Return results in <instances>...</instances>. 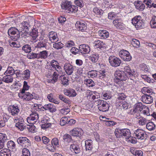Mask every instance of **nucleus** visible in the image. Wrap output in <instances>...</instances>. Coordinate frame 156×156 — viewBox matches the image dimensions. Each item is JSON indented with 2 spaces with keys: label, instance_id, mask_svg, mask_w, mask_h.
I'll return each mask as SVG.
<instances>
[{
  "label": "nucleus",
  "instance_id": "f257e3e1",
  "mask_svg": "<svg viewBox=\"0 0 156 156\" xmlns=\"http://www.w3.org/2000/svg\"><path fill=\"white\" fill-rule=\"evenodd\" d=\"M61 6L62 9L67 10L69 12H76L78 10V7L75 5H72L71 2L65 1L61 4Z\"/></svg>",
  "mask_w": 156,
  "mask_h": 156
},
{
  "label": "nucleus",
  "instance_id": "f03ea898",
  "mask_svg": "<svg viewBox=\"0 0 156 156\" xmlns=\"http://www.w3.org/2000/svg\"><path fill=\"white\" fill-rule=\"evenodd\" d=\"M22 32V29H17L15 27H12L9 28L8 32V34L10 36L12 40L17 41L20 37V32Z\"/></svg>",
  "mask_w": 156,
  "mask_h": 156
},
{
  "label": "nucleus",
  "instance_id": "7ed1b4c3",
  "mask_svg": "<svg viewBox=\"0 0 156 156\" xmlns=\"http://www.w3.org/2000/svg\"><path fill=\"white\" fill-rule=\"evenodd\" d=\"M114 75L115 82L118 83L120 81H123L127 79V76L126 73L123 71L119 70H117L115 73Z\"/></svg>",
  "mask_w": 156,
  "mask_h": 156
},
{
  "label": "nucleus",
  "instance_id": "20e7f679",
  "mask_svg": "<svg viewBox=\"0 0 156 156\" xmlns=\"http://www.w3.org/2000/svg\"><path fill=\"white\" fill-rule=\"evenodd\" d=\"M47 69L54 71H56L58 73H60L61 72V68L59 66V64L56 61L53 60L50 62V65H47L46 66Z\"/></svg>",
  "mask_w": 156,
  "mask_h": 156
},
{
  "label": "nucleus",
  "instance_id": "39448f33",
  "mask_svg": "<svg viewBox=\"0 0 156 156\" xmlns=\"http://www.w3.org/2000/svg\"><path fill=\"white\" fill-rule=\"evenodd\" d=\"M108 60L111 66L114 67L119 66L122 62L121 60L119 58L113 55L110 56Z\"/></svg>",
  "mask_w": 156,
  "mask_h": 156
},
{
  "label": "nucleus",
  "instance_id": "423d86ee",
  "mask_svg": "<svg viewBox=\"0 0 156 156\" xmlns=\"http://www.w3.org/2000/svg\"><path fill=\"white\" fill-rule=\"evenodd\" d=\"M98 107L100 111L103 112L108 111L109 109L108 103L103 100H100L97 103Z\"/></svg>",
  "mask_w": 156,
  "mask_h": 156
},
{
  "label": "nucleus",
  "instance_id": "0eeeda50",
  "mask_svg": "<svg viewBox=\"0 0 156 156\" xmlns=\"http://www.w3.org/2000/svg\"><path fill=\"white\" fill-rule=\"evenodd\" d=\"M132 23L136 28H140L144 25V22L140 16L135 17L132 20Z\"/></svg>",
  "mask_w": 156,
  "mask_h": 156
},
{
  "label": "nucleus",
  "instance_id": "6e6552de",
  "mask_svg": "<svg viewBox=\"0 0 156 156\" xmlns=\"http://www.w3.org/2000/svg\"><path fill=\"white\" fill-rule=\"evenodd\" d=\"M134 136L136 138L140 140L146 139L147 138V135L145 132L143 130L138 129L135 130Z\"/></svg>",
  "mask_w": 156,
  "mask_h": 156
},
{
  "label": "nucleus",
  "instance_id": "1a4fd4ad",
  "mask_svg": "<svg viewBox=\"0 0 156 156\" xmlns=\"http://www.w3.org/2000/svg\"><path fill=\"white\" fill-rule=\"evenodd\" d=\"M18 143L20 145L27 147L30 145V140L26 137H20L17 139Z\"/></svg>",
  "mask_w": 156,
  "mask_h": 156
},
{
  "label": "nucleus",
  "instance_id": "9d476101",
  "mask_svg": "<svg viewBox=\"0 0 156 156\" xmlns=\"http://www.w3.org/2000/svg\"><path fill=\"white\" fill-rule=\"evenodd\" d=\"M119 55L124 61H129L132 58V57L129 52L128 51L124 50L120 51L119 52Z\"/></svg>",
  "mask_w": 156,
  "mask_h": 156
},
{
  "label": "nucleus",
  "instance_id": "9b49d317",
  "mask_svg": "<svg viewBox=\"0 0 156 156\" xmlns=\"http://www.w3.org/2000/svg\"><path fill=\"white\" fill-rule=\"evenodd\" d=\"M38 115L36 112H32L27 118V121L30 124H34L38 119Z\"/></svg>",
  "mask_w": 156,
  "mask_h": 156
},
{
  "label": "nucleus",
  "instance_id": "f8f14e48",
  "mask_svg": "<svg viewBox=\"0 0 156 156\" xmlns=\"http://www.w3.org/2000/svg\"><path fill=\"white\" fill-rule=\"evenodd\" d=\"M70 149L72 152L76 154H79L81 152L80 145L78 142L76 141H74L73 144L70 145Z\"/></svg>",
  "mask_w": 156,
  "mask_h": 156
},
{
  "label": "nucleus",
  "instance_id": "ddd939ff",
  "mask_svg": "<svg viewBox=\"0 0 156 156\" xmlns=\"http://www.w3.org/2000/svg\"><path fill=\"white\" fill-rule=\"evenodd\" d=\"M39 42L38 43L36 47L41 48H46L48 40L47 39L44 38L43 37H41L39 39Z\"/></svg>",
  "mask_w": 156,
  "mask_h": 156
},
{
  "label": "nucleus",
  "instance_id": "4468645a",
  "mask_svg": "<svg viewBox=\"0 0 156 156\" xmlns=\"http://www.w3.org/2000/svg\"><path fill=\"white\" fill-rule=\"evenodd\" d=\"M75 68V67L69 63H66L64 65V70L68 75H70L72 74Z\"/></svg>",
  "mask_w": 156,
  "mask_h": 156
},
{
  "label": "nucleus",
  "instance_id": "2eb2a0df",
  "mask_svg": "<svg viewBox=\"0 0 156 156\" xmlns=\"http://www.w3.org/2000/svg\"><path fill=\"white\" fill-rule=\"evenodd\" d=\"M154 96L148 95L147 94H144L142 96L141 100L144 103L149 104L153 102V97Z\"/></svg>",
  "mask_w": 156,
  "mask_h": 156
},
{
  "label": "nucleus",
  "instance_id": "dca6fc26",
  "mask_svg": "<svg viewBox=\"0 0 156 156\" xmlns=\"http://www.w3.org/2000/svg\"><path fill=\"white\" fill-rule=\"evenodd\" d=\"M70 134L73 136L80 137L83 135V132L81 129L76 128L70 131Z\"/></svg>",
  "mask_w": 156,
  "mask_h": 156
},
{
  "label": "nucleus",
  "instance_id": "f3484780",
  "mask_svg": "<svg viewBox=\"0 0 156 156\" xmlns=\"http://www.w3.org/2000/svg\"><path fill=\"white\" fill-rule=\"evenodd\" d=\"M80 51L82 54L88 53L90 51V48L89 45L82 44L79 46Z\"/></svg>",
  "mask_w": 156,
  "mask_h": 156
},
{
  "label": "nucleus",
  "instance_id": "a211bd4d",
  "mask_svg": "<svg viewBox=\"0 0 156 156\" xmlns=\"http://www.w3.org/2000/svg\"><path fill=\"white\" fill-rule=\"evenodd\" d=\"M76 28L79 31H83L87 29L86 24H85L83 22L77 21L75 24Z\"/></svg>",
  "mask_w": 156,
  "mask_h": 156
},
{
  "label": "nucleus",
  "instance_id": "6ab92c4d",
  "mask_svg": "<svg viewBox=\"0 0 156 156\" xmlns=\"http://www.w3.org/2000/svg\"><path fill=\"white\" fill-rule=\"evenodd\" d=\"M144 107L145 106L143 105L141 102L137 103L134 106L133 112L135 113H139L142 110Z\"/></svg>",
  "mask_w": 156,
  "mask_h": 156
},
{
  "label": "nucleus",
  "instance_id": "aec40b11",
  "mask_svg": "<svg viewBox=\"0 0 156 156\" xmlns=\"http://www.w3.org/2000/svg\"><path fill=\"white\" fill-rule=\"evenodd\" d=\"M18 95L20 98L28 101H30L31 99L33 98V95L31 94L29 92H26L25 94L20 93H19Z\"/></svg>",
  "mask_w": 156,
  "mask_h": 156
},
{
  "label": "nucleus",
  "instance_id": "412c9836",
  "mask_svg": "<svg viewBox=\"0 0 156 156\" xmlns=\"http://www.w3.org/2000/svg\"><path fill=\"white\" fill-rule=\"evenodd\" d=\"M8 110L9 112L11 113L13 116H15L17 115L20 112V110L18 107L14 105L10 106L8 108Z\"/></svg>",
  "mask_w": 156,
  "mask_h": 156
},
{
  "label": "nucleus",
  "instance_id": "4be33fe9",
  "mask_svg": "<svg viewBox=\"0 0 156 156\" xmlns=\"http://www.w3.org/2000/svg\"><path fill=\"white\" fill-rule=\"evenodd\" d=\"M16 127L19 130L22 131L26 128V126L24 123V121L23 119L21 120H18V122L16 123Z\"/></svg>",
  "mask_w": 156,
  "mask_h": 156
},
{
  "label": "nucleus",
  "instance_id": "5701e85b",
  "mask_svg": "<svg viewBox=\"0 0 156 156\" xmlns=\"http://www.w3.org/2000/svg\"><path fill=\"white\" fill-rule=\"evenodd\" d=\"M43 108L45 110H48L51 112H54L56 110V108L53 105L51 104L45 105L43 106Z\"/></svg>",
  "mask_w": 156,
  "mask_h": 156
},
{
  "label": "nucleus",
  "instance_id": "b1692460",
  "mask_svg": "<svg viewBox=\"0 0 156 156\" xmlns=\"http://www.w3.org/2000/svg\"><path fill=\"white\" fill-rule=\"evenodd\" d=\"M63 140L65 146H67L73 140L71 135L67 134H65L63 136Z\"/></svg>",
  "mask_w": 156,
  "mask_h": 156
},
{
  "label": "nucleus",
  "instance_id": "393cba45",
  "mask_svg": "<svg viewBox=\"0 0 156 156\" xmlns=\"http://www.w3.org/2000/svg\"><path fill=\"white\" fill-rule=\"evenodd\" d=\"M121 136H124L126 139H128L131 136V133L129 129H121Z\"/></svg>",
  "mask_w": 156,
  "mask_h": 156
},
{
  "label": "nucleus",
  "instance_id": "a878e982",
  "mask_svg": "<svg viewBox=\"0 0 156 156\" xmlns=\"http://www.w3.org/2000/svg\"><path fill=\"white\" fill-rule=\"evenodd\" d=\"M49 36V39L52 42H56L58 41L57 34L55 32L53 31L50 32Z\"/></svg>",
  "mask_w": 156,
  "mask_h": 156
},
{
  "label": "nucleus",
  "instance_id": "bb28decb",
  "mask_svg": "<svg viewBox=\"0 0 156 156\" xmlns=\"http://www.w3.org/2000/svg\"><path fill=\"white\" fill-rule=\"evenodd\" d=\"M38 33L37 31L35 30H32L30 33V36L31 37V40L34 42H36L37 40V37L38 36Z\"/></svg>",
  "mask_w": 156,
  "mask_h": 156
},
{
  "label": "nucleus",
  "instance_id": "cd10ccee",
  "mask_svg": "<svg viewBox=\"0 0 156 156\" xmlns=\"http://www.w3.org/2000/svg\"><path fill=\"white\" fill-rule=\"evenodd\" d=\"M86 150L91 151L93 148V141L91 140L88 139L85 141Z\"/></svg>",
  "mask_w": 156,
  "mask_h": 156
},
{
  "label": "nucleus",
  "instance_id": "c85d7f7f",
  "mask_svg": "<svg viewBox=\"0 0 156 156\" xmlns=\"http://www.w3.org/2000/svg\"><path fill=\"white\" fill-rule=\"evenodd\" d=\"M124 71L127 72L130 77L134 76L135 77L136 72L133 69L131 70L129 66H125L124 68Z\"/></svg>",
  "mask_w": 156,
  "mask_h": 156
},
{
  "label": "nucleus",
  "instance_id": "c756f323",
  "mask_svg": "<svg viewBox=\"0 0 156 156\" xmlns=\"http://www.w3.org/2000/svg\"><path fill=\"white\" fill-rule=\"evenodd\" d=\"M142 93L144 94V93H147L148 95L155 96V93H154L152 89L149 87H144L142 90Z\"/></svg>",
  "mask_w": 156,
  "mask_h": 156
},
{
  "label": "nucleus",
  "instance_id": "7c9ffc66",
  "mask_svg": "<svg viewBox=\"0 0 156 156\" xmlns=\"http://www.w3.org/2000/svg\"><path fill=\"white\" fill-rule=\"evenodd\" d=\"M99 36L102 38L106 39L109 37V32L105 30H100L98 31Z\"/></svg>",
  "mask_w": 156,
  "mask_h": 156
},
{
  "label": "nucleus",
  "instance_id": "2f4dec72",
  "mask_svg": "<svg viewBox=\"0 0 156 156\" xmlns=\"http://www.w3.org/2000/svg\"><path fill=\"white\" fill-rule=\"evenodd\" d=\"M94 44L95 48L101 49L103 48L104 44L102 41L99 40H97L94 41Z\"/></svg>",
  "mask_w": 156,
  "mask_h": 156
},
{
  "label": "nucleus",
  "instance_id": "473e14b6",
  "mask_svg": "<svg viewBox=\"0 0 156 156\" xmlns=\"http://www.w3.org/2000/svg\"><path fill=\"white\" fill-rule=\"evenodd\" d=\"M3 78V81L6 83H11L13 81V77L11 75H6L4 76Z\"/></svg>",
  "mask_w": 156,
  "mask_h": 156
},
{
  "label": "nucleus",
  "instance_id": "72a5a7b5",
  "mask_svg": "<svg viewBox=\"0 0 156 156\" xmlns=\"http://www.w3.org/2000/svg\"><path fill=\"white\" fill-rule=\"evenodd\" d=\"M0 156H11V152L9 149H3L0 151Z\"/></svg>",
  "mask_w": 156,
  "mask_h": 156
},
{
  "label": "nucleus",
  "instance_id": "f704fd0d",
  "mask_svg": "<svg viewBox=\"0 0 156 156\" xmlns=\"http://www.w3.org/2000/svg\"><path fill=\"white\" fill-rule=\"evenodd\" d=\"M156 127L155 125L152 122H147L146 124L147 129L150 131L154 130L155 129Z\"/></svg>",
  "mask_w": 156,
  "mask_h": 156
},
{
  "label": "nucleus",
  "instance_id": "c9c22d12",
  "mask_svg": "<svg viewBox=\"0 0 156 156\" xmlns=\"http://www.w3.org/2000/svg\"><path fill=\"white\" fill-rule=\"evenodd\" d=\"M99 55L98 54L95 53L91 55L90 57V59L93 62L95 63L97 62L98 59Z\"/></svg>",
  "mask_w": 156,
  "mask_h": 156
},
{
  "label": "nucleus",
  "instance_id": "e433bc0d",
  "mask_svg": "<svg viewBox=\"0 0 156 156\" xmlns=\"http://www.w3.org/2000/svg\"><path fill=\"white\" fill-rule=\"evenodd\" d=\"M84 83L89 87H93L94 86L95 83L94 81L91 79H86L84 80Z\"/></svg>",
  "mask_w": 156,
  "mask_h": 156
},
{
  "label": "nucleus",
  "instance_id": "4c0bfd02",
  "mask_svg": "<svg viewBox=\"0 0 156 156\" xmlns=\"http://www.w3.org/2000/svg\"><path fill=\"white\" fill-rule=\"evenodd\" d=\"M150 24L152 28H156V16H152L150 22Z\"/></svg>",
  "mask_w": 156,
  "mask_h": 156
},
{
  "label": "nucleus",
  "instance_id": "58836bf2",
  "mask_svg": "<svg viewBox=\"0 0 156 156\" xmlns=\"http://www.w3.org/2000/svg\"><path fill=\"white\" fill-rule=\"evenodd\" d=\"M30 76V71L29 70L27 69L24 71L22 74V77L27 80L28 79Z\"/></svg>",
  "mask_w": 156,
  "mask_h": 156
},
{
  "label": "nucleus",
  "instance_id": "ea45409f",
  "mask_svg": "<svg viewBox=\"0 0 156 156\" xmlns=\"http://www.w3.org/2000/svg\"><path fill=\"white\" fill-rule=\"evenodd\" d=\"M147 120L145 118L141 117L138 120V123L139 125L143 126L147 124Z\"/></svg>",
  "mask_w": 156,
  "mask_h": 156
},
{
  "label": "nucleus",
  "instance_id": "a19ab883",
  "mask_svg": "<svg viewBox=\"0 0 156 156\" xmlns=\"http://www.w3.org/2000/svg\"><path fill=\"white\" fill-rule=\"evenodd\" d=\"M27 57L29 59L39 58V53H35L33 52L30 53L29 55H28Z\"/></svg>",
  "mask_w": 156,
  "mask_h": 156
},
{
  "label": "nucleus",
  "instance_id": "79ce46f5",
  "mask_svg": "<svg viewBox=\"0 0 156 156\" xmlns=\"http://www.w3.org/2000/svg\"><path fill=\"white\" fill-rule=\"evenodd\" d=\"M15 73V71L14 69L12 67L10 66H9L7 68V70L4 73V74H5V73L7 74H9V75H11V76H12Z\"/></svg>",
  "mask_w": 156,
  "mask_h": 156
},
{
  "label": "nucleus",
  "instance_id": "37998d69",
  "mask_svg": "<svg viewBox=\"0 0 156 156\" xmlns=\"http://www.w3.org/2000/svg\"><path fill=\"white\" fill-rule=\"evenodd\" d=\"M114 19L113 22V23L117 27H119L120 26H121L122 24L121 20L120 19Z\"/></svg>",
  "mask_w": 156,
  "mask_h": 156
},
{
  "label": "nucleus",
  "instance_id": "c03bdc74",
  "mask_svg": "<svg viewBox=\"0 0 156 156\" xmlns=\"http://www.w3.org/2000/svg\"><path fill=\"white\" fill-rule=\"evenodd\" d=\"M22 49L25 52L28 53L30 52L31 50L30 46L27 44H25L22 47Z\"/></svg>",
  "mask_w": 156,
  "mask_h": 156
},
{
  "label": "nucleus",
  "instance_id": "a18cd8bd",
  "mask_svg": "<svg viewBox=\"0 0 156 156\" xmlns=\"http://www.w3.org/2000/svg\"><path fill=\"white\" fill-rule=\"evenodd\" d=\"M39 58H45L48 56V51L46 50L41 51L39 53Z\"/></svg>",
  "mask_w": 156,
  "mask_h": 156
},
{
  "label": "nucleus",
  "instance_id": "49530a36",
  "mask_svg": "<svg viewBox=\"0 0 156 156\" xmlns=\"http://www.w3.org/2000/svg\"><path fill=\"white\" fill-rule=\"evenodd\" d=\"M97 72L95 70H93L89 71L87 73L89 77L92 78L95 77L97 76Z\"/></svg>",
  "mask_w": 156,
  "mask_h": 156
},
{
  "label": "nucleus",
  "instance_id": "de8ad7c7",
  "mask_svg": "<svg viewBox=\"0 0 156 156\" xmlns=\"http://www.w3.org/2000/svg\"><path fill=\"white\" fill-rule=\"evenodd\" d=\"M131 44L134 47L138 48H139L140 46L139 41L136 39L134 38L132 39Z\"/></svg>",
  "mask_w": 156,
  "mask_h": 156
},
{
  "label": "nucleus",
  "instance_id": "09e8293b",
  "mask_svg": "<svg viewBox=\"0 0 156 156\" xmlns=\"http://www.w3.org/2000/svg\"><path fill=\"white\" fill-rule=\"evenodd\" d=\"M53 94L51 93L47 96V98L50 101L53 102L55 104H58L59 103L58 101L53 98Z\"/></svg>",
  "mask_w": 156,
  "mask_h": 156
},
{
  "label": "nucleus",
  "instance_id": "8fccbe9b",
  "mask_svg": "<svg viewBox=\"0 0 156 156\" xmlns=\"http://www.w3.org/2000/svg\"><path fill=\"white\" fill-rule=\"evenodd\" d=\"M29 25L28 23L24 21L20 24V26L21 27L20 28V29H22L23 31H24V30H28V26Z\"/></svg>",
  "mask_w": 156,
  "mask_h": 156
},
{
  "label": "nucleus",
  "instance_id": "3c124183",
  "mask_svg": "<svg viewBox=\"0 0 156 156\" xmlns=\"http://www.w3.org/2000/svg\"><path fill=\"white\" fill-rule=\"evenodd\" d=\"M68 122V118L65 116L63 117L60 119V124L61 126H63L67 124Z\"/></svg>",
  "mask_w": 156,
  "mask_h": 156
},
{
  "label": "nucleus",
  "instance_id": "603ef678",
  "mask_svg": "<svg viewBox=\"0 0 156 156\" xmlns=\"http://www.w3.org/2000/svg\"><path fill=\"white\" fill-rule=\"evenodd\" d=\"M117 15V14H115L113 12H110L108 14V18L109 19L114 20V19L117 18L118 16Z\"/></svg>",
  "mask_w": 156,
  "mask_h": 156
},
{
  "label": "nucleus",
  "instance_id": "864d4df0",
  "mask_svg": "<svg viewBox=\"0 0 156 156\" xmlns=\"http://www.w3.org/2000/svg\"><path fill=\"white\" fill-rule=\"evenodd\" d=\"M63 46V44L61 42H59L57 43H55L53 45L54 48L59 49L62 48Z\"/></svg>",
  "mask_w": 156,
  "mask_h": 156
},
{
  "label": "nucleus",
  "instance_id": "5fc2aeb1",
  "mask_svg": "<svg viewBox=\"0 0 156 156\" xmlns=\"http://www.w3.org/2000/svg\"><path fill=\"white\" fill-rule=\"evenodd\" d=\"M52 145L58 147L59 146L58 139L57 138H54L51 141Z\"/></svg>",
  "mask_w": 156,
  "mask_h": 156
},
{
  "label": "nucleus",
  "instance_id": "6e6d98bb",
  "mask_svg": "<svg viewBox=\"0 0 156 156\" xmlns=\"http://www.w3.org/2000/svg\"><path fill=\"white\" fill-rule=\"evenodd\" d=\"M7 145L8 148L12 149L15 147V144L13 141L10 140L8 142Z\"/></svg>",
  "mask_w": 156,
  "mask_h": 156
},
{
  "label": "nucleus",
  "instance_id": "4d7b16f0",
  "mask_svg": "<svg viewBox=\"0 0 156 156\" xmlns=\"http://www.w3.org/2000/svg\"><path fill=\"white\" fill-rule=\"evenodd\" d=\"M58 73H58L57 72H54L53 74L52 80H51L52 82L53 83L57 81L58 79V76L59 75Z\"/></svg>",
  "mask_w": 156,
  "mask_h": 156
},
{
  "label": "nucleus",
  "instance_id": "13d9d810",
  "mask_svg": "<svg viewBox=\"0 0 156 156\" xmlns=\"http://www.w3.org/2000/svg\"><path fill=\"white\" fill-rule=\"evenodd\" d=\"M92 93L93 92H90L87 96V97L90 100L92 101H93L94 99H97L96 98L97 95L96 96L93 94Z\"/></svg>",
  "mask_w": 156,
  "mask_h": 156
},
{
  "label": "nucleus",
  "instance_id": "bf43d9fd",
  "mask_svg": "<svg viewBox=\"0 0 156 156\" xmlns=\"http://www.w3.org/2000/svg\"><path fill=\"white\" fill-rule=\"evenodd\" d=\"M30 125H27V128L28 130L31 132H34L35 131V126L33 125L34 124H30Z\"/></svg>",
  "mask_w": 156,
  "mask_h": 156
},
{
  "label": "nucleus",
  "instance_id": "052dcab7",
  "mask_svg": "<svg viewBox=\"0 0 156 156\" xmlns=\"http://www.w3.org/2000/svg\"><path fill=\"white\" fill-rule=\"evenodd\" d=\"M126 98L125 94L123 93H119L118 94L117 99L119 100H123Z\"/></svg>",
  "mask_w": 156,
  "mask_h": 156
},
{
  "label": "nucleus",
  "instance_id": "680f3d73",
  "mask_svg": "<svg viewBox=\"0 0 156 156\" xmlns=\"http://www.w3.org/2000/svg\"><path fill=\"white\" fill-rule=\"evenodd\" d=\"M7 139V137L6 134L0 133V141L5 142Z\"/></svg>",
  "mask_w": 156,
  "mask_h": 156
},
{
  "label": "nucleus",
  "instance_id": "e2e57ef3",
  "mask_svg": "<svg viewBox=\"0 0 156 156\" xmlns=\"http://www.w3.org/2000/svg\"><path fill=\"white\" fill-rule=\"evenodd\" d=\"M93 12L97 14L101 15L103 14V12L101 9H99L98 8H95L93 9Z\"/></svg>",
  "mask_w": 156,
  "mask_h": 156
},
{
  "label": "nucleus",
  "instance_id": "0e129e2a",
  "mask_svg": "<svg viewBox=\"0 0 156 156\" xmlns=\"http://www.w3.org/2000/svg\"><path fill=\"white\" fill-rule=\"evenodd\" d=\"M23 156H30V154L29 150L27 148H23L22 150Z\"/></svg>",
  "mask_w": 156,
  "mask_h": 156
},
{
  "label": "nucleus",
  "instance_id": "69168bd1",
  "mask_svg": "<svg viewBox=\"0 0 156 156\" xmlns=\"http://www.w3.org/2000/svg\"><path fill=\"white\" fill-rule=\"evenodd\" d=\"M142 110V113L146 115L147 116H149L150 115V114L149 112V109L147 107L145 106Z\"/></svg>",
  "mask_w": 156,
  "mask_h": 156
},
{
  "label": "nucleus",
  "instance_id": "338daca9",
  "mask_svg": "<svg viewBox=\"0 0 156 156\" xmlns=\"http://www.w3.org/2000/svg\"><path fill=\"white\" fill-rule=\"evenodd\" d=\"M75 3L76 5L80 7H82L83 5L82 0H75Z\"/></svg>",
  "mask_w": 156,
  "mask_h": 156
},
{
  "label": "nucleus",
  "instance_id": "774afa93",
  "mask_svg": "<svg viewBox=\"0 0 156 156\" xmlns=\"http://www.w3.org/2000/svg\"><path fill=\"white\" fill-rule=\"evenodd\" d=\"M99 78L101 79H102L106 76V75L105 74V70L101 71L99 72Z\"/></svg>",
  "mask_w": 156,
  "mask_h": 156
}]
</instances>
